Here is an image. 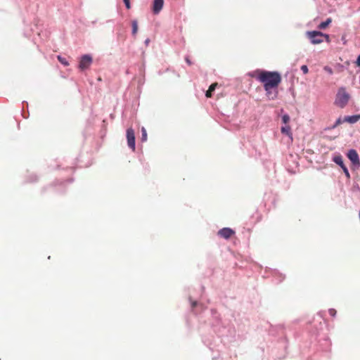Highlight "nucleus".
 <instances>
[{
  "label": "nucleus",
  "mask_w": 360,
  "mask_h": 360,
  "mask_svg": "<svg viewBox=\"0 0 360 360\" xmlns=\"http://www.w3.org/2000/svg\"><path fill=\"white\" fill-rule=\"evenodd\" d=\"M257 79L264 84V89L268 96L272 89L277 88L281 82V76L278 72L257 71Z\"/></svg>",
  "instance_id": "f257e3e1"
},
{
  "label": "nucleus",
  "mask_w": 360,
  "mask_h": 360,
  "mask_svg": "<svg viewBox=\"0 0 360 360\" xmlns=\"http://www.w3.org/2000/svg\"><path fill=\"white\" fill-rule=\"evenodd\" d=\"M349 95L346 91L345 88L341 87L338 89L335 103L340 108H344L348 103Z\"/></svg>",
  "instance_id": "f03ea898"
},
{
  "label": "nucleus",
  "mask_w": 360,
  "mask_h": 360,
  "mask_svg": "<svg viewBox=\"0 0 360 360\" xmlns=\"http://www.w3.org/2000/svg\"><path fill=\"white\" fill-rule=\"evenodd\" d=\"M307 34L313 44L322 43L323 41V38H326V41H329V36L319 31L308 32Z\"/></svg>",
  "instance_id": "7ed1b4c3"
},
{
  "label": "nucleus",
  "mask_w": 360,
  "mask_h": 360,
  "mask_svg": "<svg viewBox=\"0 0 360 360\" xmlns=\"http://www.w3.org/2000/svg\"><path fill=\"white\" fill-rule=\"evenodd\" d=\"M127 139L129 147L131 148L133 151H134L136 149L135 134L134 131L131 128H129L127 130Z\"/></svg>",
  "instance_id": "20e7f679"
},
{
  "label": "nucleus",
  "mask_w": 360,
  "mask_h": 360,
  "mask_svg": "<svg viewBox=\"0 0 360 360\" xmlns=\"http://www.w3.org/2000/svg\"><path fill=\"white\" fill-rule=\"evenodd\" d=\"M92 63V58L89 55H84L81 58L79 68L81 70L88 69Z\"/></svg>",
  "instance_id": "39448f33"
},
{
  "label": "nucleus",
  "mask_w": 360,
  "mask_h": 360,
  "mask_svg": "<svg viewBox=\"0 0 360 360\" xmlns=\"http://www.w3.org/2000/svg\"><path fill=\"white\" fill-rule=\"evenodd\" d=\"M347 157L351 160V162L353 163V165H357V166L360 165L359 157L357 152L355 150H354V149L349 150L347 153Z\"/></svg>",
  "instance_id": "423d86ee"
},
{
  "label": "nucleus",
  "mask_w": 360,
  "mask_h": 360,
  "mask_svg": "<svg viewBox=\"0 0 360 360\" xmlns=\"http://www.w3.org/2000/svg\"><path fill=\"white\" fill-rule=\"evenodd\" d=\"M235 231L230 228H223L218 231V235L225 239L230 238Z\"/></svg>",
  "instance_id": "0eeeda50"
},
{
  "label": "nucleus",
  "mask_w": 360,
  "mask_h": 360,
  "mask_svg": "<svg viewBox=\"0 0 360 360\" xmlns=\"http://www.w3.org/2000/svg\"><path fill=\"white\" fill-rule=\"evenodd\" d=\"M333 161L341 167L347 176H349V171L347 167L345 165L341 155H336L333 158Z\"/></svg>",
  "instance_id": "6e6552de"
},
{
  "label": "nucleus",
  "mask_w": 360,
  "mask_h": 360,
  "mask_svg": "<svg viewBox=\"0 0 360 360\" xmlns=\"http://www.w3.org/2000/svg\"><path fill=\"white\" fill-rule=\"evenodd\" d=\"M164 0H154L152 6V11L154 14H158L162 9Z\"/></svg>",
  "instance_id": "1a4fd4ad"
},
{
  "label": "nucleus",
  "mask_w": 360,
  "mask_h": 360,
  "mask_svg": "<svg viewBox=\"0 0 360 360\" xmlns=\"http://www.w3.org/2000/svg\"><path fill=\"white\" fill-rule=\"evenodd\" d=\"M359 120H360V115H352V116H347V117H345V121H346V122H347L349 123H351V124L356 123Z\"/></svg>",
  "instance_id": "9d476101"
},
{
  "label": "nucleus",
  "mask_w": 360,
  "mask_h": 360,
  "mask_svg": "<svg viewBox=\"0 0 360 360\" xmlns=\"http://www.w3.org/2000/svg\"><path fill=\"white\" fill-rule=\"evenodd\" d=\"M217 85H218V84L215 82V83L212 84L210 86L208 90L206 91V94H205L206 97L210 98L212 96V91H214L215 90L216 86Z\"/></svg>",
  "instance_id": "9b49d317"
},
{
  "label": "nucleus",
  "mask_w": 360,
  "mask_h": 360,
  "mask_svg": "<svg viewBox=\"0 0 360 360\" xmlns=\"http://www.w3.org/2000/svg\"><path fill=\"white\" fill-rule=\"evenodd\" d=\"M281 131L283 134H285L287 136L292 137L291 128L289 125L282 127Z\"/></svg>",
  "instance_id": "f8f14e48"
},
{
  "label": "nucleus",
  "mask_w": 360,
  "mask_h": 360,
  "mask_svg": "<svg viewBox=\"0 0 360 360\" xmlns=\"http://www.w3.org/2000/svg\"><path fill=\"white\" fill-rule=\"evenodd\" d=\"M332 22V20L331 18H328L326 21L324 22H322L319 25V28L321 29V30H324L326 29L328 25Z\"/></svg>",
  "instance_id": "ddd939ff"
},
{
  "label": "nucleus",
  "mask_w": 360,
  "mask_h": 360,
  "mask_svg": "<svg viewBox=\"0 0 360 360\" xmlns=\"http://www.w3.org/2000/svg\"><path fill=\"white\" fill-rule=\"evenodd\" d=\"M132 25V34L135 36L138 32V22L134 20L131 22Z\"/></svg>",
  "instance_id": "4468645a"
},
{
  "label": "nucleus",
  "mask_w": 360,
  "mask_h": 360,
  "mask_svg": "<svg viewBox=\"0 0 360 360\" xmlns=\"http://www.w3.org/2000/svg\"><path fill=\"white\" fill-rule=\"evenodd\" d=\"M147 140V132L144 127L141 129V141H146Z\"/></svg>",
  "instance_id": "2eb2a0df"
},
{
  "label": "nucleus",
  "mask_w": 360,
  "mask_h": 360,
  "mask_svg": "<svg viewBox=\"0 0 360 360\" xmlns=\"http://www.w3.org/2000/svg\"><path fill=\"white\" fill-rule=\"evenodd\" d=\"M58 60L63 65H68L69 63H68L67 60L65 58H63L60 56H58Z\"/></svg>",
  "instance_id": "dca6fc26"
},
{
  "label": "nucleus",
  "mask_w": 360,
  "mask_h": 360,
  "mask_svg": "<svg viewBox=\"0 0 360 360\" xmlns=\"http://www.w3.org/2000/svg\"><path fill=\"white\" fill-rule=\"evenodd\" d=\"M282 121L284 124H287L290 121V117L288 115H284L282 117Z\"/></svg>",
  "instance_id": "f3484780"
},
{
  "label": "nucleus",
  "mask_w": 360,
  "mask_h": 360,
  "mask_svg": "<svg viewBox=\"0 0 360 360\" xmlns=\"http://www.w3.org/2000/svg\"><path fill=\"white\" fill-rule=\"evenodd\" d=\"M301 70L304 74H307L309 72V69L307 65H304L301 67Z\"/></svg>",
  "instance_id": "a211bd4d"
},
{
  "label": "nucleus",
  "mask_w": 360,
  "mask_h": 360,
  "mask_svg": "<svg viewBox=\"0 0 360 360\" xmlns=\"http://www.w3.org/2000/svg\"><path fill=\"white\" fill-rule=\"evenodd\" d=\"M328 313H329V314H330L331 316H333V317H334V316H335V315H336V313H337V312H336V310H335V309H330L328 310Z\"/></svg>",
  "instance_id": "6ab92c4d"
},
{
  "label": "nucleus",
  "mask_w": 360,
  "mask_h": 360,
  "mask_svg": "<svg viewBox=\"0 0 360 360\" xmlns=\"http://www.w3.org/2000/svg\"><path fill=\"white\" fill-rule=\"evenodd\" d=\"M124 4H125V6L127 9H130L131 8V4H130V0H123Z\"/></svg>",
  "instance_id": "aec40b11"
},
{
  "label": "nucleus",
  "mask_w": 360,
  "mask_h": 360,
  "mask_svg": "<svg viewBox=\"0 0 360 360\" xmlns=\"http://www.w3.org/2000/svg\"><path fill=\"white\" fill-rule=\"evenodd\" d=\"M324 70H326L329 74H333V70L330 68L325 67Z\"/></svg>",
  "instance_id": "412c9836"
},
{
  "label": "nucleus",
  "mask_w": 360,
  "mask_h": 360,
  "mask_svg": "<svg viewBox=\"0 0 360 360\" xmlns=\"http://www.w3.org/2000/svg\"><path fill=\"white\" fill-rule=\"evenodd\" d=\"M185 60H186V63H187L189 65H191L192 64V63H191V61L190 60V59H189V58H188V57H186Z\"/></svg>",
  "instance_id": "4be33fe9"
},
{
  "label": "nucleus",
  "mask_w": 360,
  "mask_h": 360,
  "mask_svg": "<svg viewBox=\"0 0 360 360\" xmlns=\"http://www.w3.org/2000/svg\"><path fill=\"white\" fill-rule=\"evenodd\" d=\"M356 64L357 65L360 66V55L358 56Z\"/></svg>",
  "instance_id": "5701e85b"
},
{
  "label": "nucleus",
  "mask_w": 360,
  "mask_h": 360,
  "mask_svg": "<svg viewBox=\"0 0 360 360\" xmlns=\"http://www.w3.org/2000/svg\"><path fill=\"white\" fill-rule=\"evenodd\" d=\"M195 305H196V302H194L193 303V307H195Z\"/></svg>",
  "instance_id": "b1692460"
}]
</instances>
